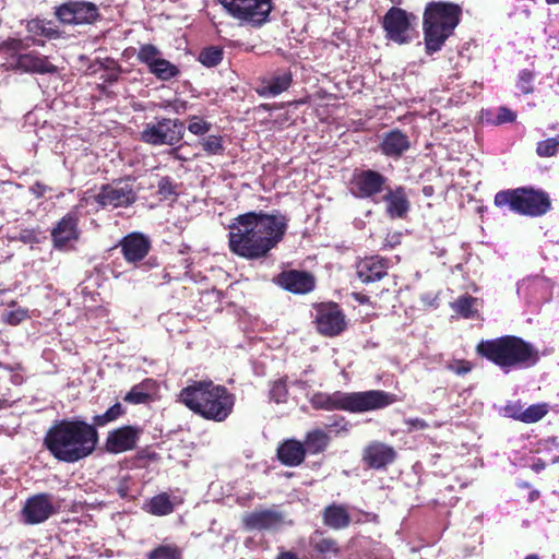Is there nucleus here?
<instances>
[{"mask_svg":"<svg viewBox=\"0 0 559 559\" xmlns=\"http://www.w3.org/2000/svg\"><path fill=\"white\" fill-rule=\"evenodd\" d=\"M280 284L295 294H306L314 288V278L304 271H289L280 275Z\"/></svg>","mask_w":559,"mask_h":559,"instance_id":"obj_26","label":"nucleus"},{"mask_svg":"<svg viewBox=\"0 0 559 559\" xmlns=\"http://www.w3.org/2000/svg\"><path fill=\"white\" fill-rule=\"evenodd\" d=\"M477 306V299L469 295H462L450 304V307L455 314L464 319L474 318L478 311Z\"/></svg>","mask_w":559,"mask_h":559,"instance_id":"obj_35","label":"nucleus"},{"mask_svg":"<svg viewBox=\"0 0 559 559\" xmlns=\"http://www.w3.org/2000/svg\"><path fill=\"white\" fill-rule=\"evenodd\" d=\"M136 200V192L133 186L127 181L104 185L95 195V201L102 207H127Z\"/></svg>","mask_w":559,"mask_h":559,"instance_id":"obj_12","label":"nucleus"},{"mask_svg":"<svg viewBox=\"0 0 559 559\" xmlns=\"http://www.w3.org/2000/svg\"><path fill=\"white\" fill-rule=\"evenodd\" d=\"M386 178L374 170H362L352 180V193L361 199L371 198L382 191Z\"/></svg>","mask_w":559,"mask_h":559,"instance_id":"obj_17","label":"nucleus"},{"mask_svg":"<svg viewBox=\"0 0 559 559\" xmlns=\"http://www.w3.org/2000/svg\"><path fill=\"white\" fill-rule=\"evenodd\" d=\"M461 8L450 2L430 3L424 14L426 48L429 53L441 49L460 22Z\"/></svg>","mask_w":559,"mask_h":559,"instance_id":"obj_5","label":"nucleus"},{"mask_svg":"<svg viewBox=\"0 0 559 559\" xmlns=\"http://www.w3.org/2000/svg\"><path fill=\"white\" fill-rule=\"evenodd\" d=\"M211 124L204 121L203 119L193 116L190 120V123L188 126V130L195 134V135H202L210 131Z\"/></svg>","mask_w":559,"mask_h":559,"instance_id":"obj_47","label":"nucleus"},{"mask_svg":"<svg viewBox=\"0 0 559 559\" xmlns=\"http://www.w3.org/2000/svg\"><path fill=\"white\" fill-rule=\"evenodd\" d=\"M329 441V436L322 429H313L307 432L305 443L302 444L306 452L310 454H318L326 449Z\"/></svg>","mask_w":559,"mask_h":559,"instance_id":"obj_34","label":"nucleus"},{"mask_svg":"<svg viewBox=\"0 0 559 559\" xmlns=\"http://www.w3.org/2000/svg\"><path fill=\"white\" fill-rule=\"evenodd\" d=\"M185 126L178 119L162 118L156 122H148L140 133L142 142L154 145L177 144L183 138Z\"/></svg>","mask_w":559,"mask_h":559,"instance_id":"obj_8","label":"nucleus"},{"mask_svg":"<svg viewBox=\"0 0 559 559\" xmlns=\"http://www.w3.org/2000/svg\"><path fill=\"white\" fill-rule=\"evenodd\" d=\"M516 290L528 302L546 301L550 295V283L542 276L527 277L518 284Z\"/></svg>","mask_w":559,"mask_h":559,"instance_id":"obj_21","label":"nucleus"},{"mask_svg":"<svg viewBox=\"0 0 559 559\" xmlns=\"http://www.w3.org/2000/svg\"><path fill=\"white\" fill-rule=\"evenodd\" d=\"M408 136L400 130H393L384 134L380 145L381 152L391 157H399L409 148Z\"/></svg>","mask_w":559,"mask_h":559,"instance_id":"obj_28","label":"nucleus"},{"mask_svg":"<svg viewBox=\"0 0 559 559\" xmlns=\"http://www.w3.org/2000/svg\"><path fill=\"white\" fill-rule=\"evenodd\" d=\"M306 449L300 441L286 440L277 449L280 461L287 466H298L305 460Z\"/></svg>","mask_w":559,"mask_h":559,"instance_id":"obj_29","label":"nucleus"},{"mask_svg":"<svg viewBox=\"0 0 559 559\" xmlns=\"http://www.w3.org/2000/svg\"><path fill=\"white\" fill-rule=\"evenodd\" d=\"M293 82V75L287 70H281L270 78H263L257 87V93L262 97H275L287 91Z\"/></svg>","mask_w":559,"mask_h":559,"instance_id":"obj_22","label":"nucleus"},{"mask_svg":"<svg viewBox=\"0 0 559 559\" xmlns=\"http://www.w3.org/2000/svg\"><path fill=\"white\" fill-rule=\"evenodd\" d=\"M118 78H119L118 72H111L104 78V81L111 84V83L117 82Z\"/></svg>","mask_w":559,"mask_h":559,"instance_id":"obj_59","label":"nucleus"},{"mask_svg":"<svg viewBox=\"0 0 559 559\" xmlns=\"http://www.w3.org/2000/svg\"><path fill=\"white\" fill-rule=\"evenodd\" d=\"M516 117H518V115L515 111H513L512 109H510L506 106H500L497 109V114H496L495 118L491 119V123L496 124V126H501L504 123H512L516 120Z\"/></svg>","mask_w":559,"mask_h":559,"instance_id":"obj_44","label":"nucleus"},{"mask_svg":"<svg viewBox=\"0 0 559 559\" xmlns=\"http://www.w3.org/2000/svg\"><path fill=\"white\" fill-rule=\"evenodd\" d=\"M287 226L288 219L280 212L240 214L229 225V250L247 260L265 258L283 240Z\"/></svg>","mask_w":559,"mask_h":559,"instance_id":"obj_1","label":"nucleus"},{"mask_svg":"<svg viewBox=\"0 0 559 559\" xmlns=\"http://www.w3.org/2000/svg\"><path fill=\"white\" fill-rule=\"evenodd\" d=\"M539 353L532 344L516 336H502L491 340V362L499 366L506 373L515 369L535 366Z\"/></svg>","mask_w":559,"mask_h":559,"instance_id":"obj_6","label":"nucleus"},{"mask_svg":"<svg viewBox=\"0 0 559 559\" xmlns=\"http://www.w3.org/2000/svg\"><path fill=\"white\" fill-rule=\"evenodd\" d=\"M406 424L414 429H426L428 424L421 418H411L407 419Z\"/></svg>","mask_w":559,"mask_h":559,"instance_id":"obj_54","label":"nucleus"},{"mask_svg":"<svg viewBox=\"0 0 559 559\" xmlns=\"http://www.w3.org/2000/svg\"><path fill=\"white\" fill-rule=\"evenodd\" d=\"M495 204L508 205L513 212L531 217L542 216L551 207L548 193L528 188L500 191L495 195Z\"/></svg>","mask_w":559,"mask_h":559,"instance_id":"obj_7","label":"nucleus"},{"mask_svg":"<svg viewBox=\"0 0 559 559\" xmlns=\"http://www.w3.org/2000/svg\"><path fill=\"white\" fill-rule=\"evenodd\" d=\"M17 239L24 243H36L38 242V234L34 229H22L17 236Z\"/></svg>","mask_w":559,"mask_h":559,"instance_id":"obj_50","label":"nucleus"},{"mask_svg":"<svg viewBox=\"0 0 559 559\" xmlns=\"http://www.w3.org/2000/svg\"><path fill=\"white\" fill-rule=\"evenodd\" d=\"M203 150L207 154L218 155L223 154L224 145L222 143V138L218 135H209L204 138L201 142Z\"/></svg>","mask_w":559,"mask_h":559,"instance_id":"obj_42","label":"nucleus"},{"mask_svg":"<svg viewBox=\"0 0 559 559\" xmlns=\"http://www.w3.org/2000/svg\"><path fill=\"white\" fill-rule=\"evenodd\" d=\"M547 4H558L559 0H545Z\"/></svg>","mask_w":559,"mask_h":559,"instance_id":"obj_63","label":"nucleus"},{"mask_svg":"<svg viewBox=\"0 0 559 559\" xmlns=\"http://www.w3.org/2000/svg\"><path fill=\"white\" fill-rule=\"evenodd\" d=\"M16 67L24 72L47 74L57 72V67L49 62L48 58L36 52L20 55Z\"/></svg>","mask_w":559,"mask_h":559,"instance_id":"obj_27","label":"nucleus"},{"mask_svg":"<svg viewBox=\"0 0 559 559\" xmlns=\"http://www.w3.org/2000/svg\"><path fill=\"white\" fill-rule=\"evenodd\" d=\"M534 79H535V74L533 71H531L528 69H523L519 73L516 87L523 94H531L534 91V87H533Z\"/></svg>","mask_w":559,"mask_h":559,"instance_id":"obj_41","label":"nucleus"},{"mask_svg":"<svg viewBox=\"0 0 559 559\" xmlns=\"http://www.w3.org/2000/svg\"><path fill=\"white\" fill-rule=\"evenodd\" d=\"M98 435L93 425L82 420H57L47 430L44 445L58 461L75 463L93 453Z\"/></svg>","mask_w":559,"mask_h":559,"instance_id":"obj_2","label":"nucleus"},{"mask_svg":"<svg viewBox=\"0 0 559 559\" xmlns=\"http://www.w3.org/2000/svg\"><path fill=\"white\" fill-rule=\"evenodd\" d=\"M316 322L318 331L325 336H335L346 328L345 316L334 302L321 304L317 308Z\"/></svg>","mask_w":559,"mask_h":559,"instance_id":"obj_14","label":"nucleus"},{"mask_svg":"<svg viewBox=\"0 0 559 559\" xmlns=\"http://www.w3.org/2000/svg\"><path fill=\"white\" fill-rule=\"evenodd\" d=\"M538 497H539V491L538 490H533V491L530 492V500L531 501L536 500Z\"/></svg>","mask_w":559,"mask_h":559,"instance_id":"obj_61","label":"nucleus"},{"mask_svg":"<svg viewBox=\"0 0 559 559\" xmlns=\"http://www.w3.org/2000/svg\"><path fill=\"white\" fill-rule=\"evenodd\" d=\"M79 214L74 211L67 213L51 229L53 247L58 250L64 249L70 242L76 241L80 237Z\"/></svg>","mask_w":559,"mask_h":559,"instance_id":"obj_16","label":"nucleus"},{"mask_svg":"<svg viewBox=\"0 0 559 559\" xmlns=\"http://www.w3.org/2000/svg\"><path fill=\"white\" fill-rule=\"evenodd\" d=\"M477 352L481 356L489 358V341H481L477 346Z\"/></svg>","mask_w":559,"mask_h":559,"instance_id":"obj_55","label":"nucleus"},{"mask_svg":"<svg viewBox=\"0 0 559 559\" xmlns=\"http://www.w3.org/2000/svg\"><path fill=\"white\" fill-rule=\"evenodd\" d=\"M180 401L201 417L224 421L233 412L235 395L213 381H194L180 392Z\"/></svg>","mask_w":559,"mask_h":559,"instance_id":"obj_3","label":"nucleus"},{"mask_svg":"<svg viewBox=\"0 0 559 559\" xmlns=\"http://www.w3.org/2000/svg\"><path fill=\"white\" fill-rule=\"evenodd\" d=\"M142 430L133 426H123L110 431L106 439V449L111 453H121L135 448Z\"/></svg>","mask_w":559,"mask_h":559,"instance_id":"obj_19","label":"nucleus"},{"mask_svg":"<svg viewBox=\"0 0 559 559\" xmlns=\"http://www.w3.org/2000/svg\"><path fill=\"white\" fill-rule=\"evenodd\" d=\"M56 16L63 24H92L99 17V12L93 2L69 1L57 8Z\"/></svg>","mask_w":559,"mask_h":559,"instance_id":"obj_13","label":"nucleus"},{"mask_svg":"<svg viewBox=\"0 0 559 559\" xmlns=\"http://www.w3.org/2000/svg\"><path fill=\"white\" fill-rule=\"evenodd\" d=\"M158 192L164 197H168V195L175 193L174 185L169 177L160 178V180L158 182Z\"/></svg>","mask_w":559,"mask_h":559,"instance_id":"obj_51","label":"nucleus"},{"mask_svg":"<svg viewBox=\"0 0 559 559\" xmlns=\"http://www.w3.org/2000/svg\"><path fill=\"white\" fill-rule=\"evenodd\" d=\"M420 300L426 307L437 308L439 306V296L435 293L423 294Z\"/></svg>","mask_w":559,"mask_h":559,"instance_id":"obj_52","label":"nucleus"},{"mask_svg":"<svg viewBox=\"0 0 559 559\" xmlns=\"http://www.w3.org/2000/svg\"><path fill=\"white\" fill-rule=\"evenodd\" d=\"M233 17L253 26L267 21L272 10V0H217Z\"/></svg>","mask_w":559,"mask_h":559,"instance_id":"obj_9","label":"nucleus"},{"mask_svg":"<svg viewBox=\"0 0 559 559\" xmlns=\"http://www.w3.org/2000/svg\"><path fill=\"white\" fill-rule=\"evenodd\" d=\"M26 29L33 36H43L48 39L61 37V32L52 21L33 19L27 23Z\"/></svg>","mask_w":559,"mask_h":559,"instance_id":"obj_32","label":"nucleus"},{"mask_svg":"<svg viewBox=\"0 0 559 559\" xmlns=\"http://www.w3.org/2000/svg\"><path fill=\"white\" fill-rule=\"evenodd\" d=\"M166 108H171L174 112L181 115L187 109V103L183 100H175L174 103H169Z\"/></svg>","mask_w":559,"mask_h":559,"instance_id":"obj_53","label":"nucleus"},{"mask_svg":"<svg viewBox=\"0 0 559 559\" xmlns=\"http://www.w3.org/2000/svg\"><path fill=\"white\" fill-rule=\"evenodd\" d=\"M136 59L145 64L148 72L159 81H169L177 78L180 73L179 68L170 61L163 58V52L152 44L141 45Z\"/></svg>","mask_w":559,"mask_h":559,"instance_id":"obj_11","label":"nucleus"},{"mask_svg":"<svg viewBox=\"0 0 559 559\" xmlns=\"http://www.w3.org/2000/svg\"><path fill=\"white\" fill-rule=\"evenodd\" d=\"M324 524L334 530L345 528L349 525L350 518L342 506H329L323 513Z\"/></svg>","mask_w":559,"mask_h":559,"instance_id":"obj_31","label":"nucleus"},{"mask_svg":"<svg viewBox=\"0 0 559 559\" xmlns=\"http://www.w3.org/2000/svg\"><path fill=\"white\" fill-rule=\"evenodd\" d=\"M288 395V390L285 381L277 380L273 383L270 390V396L276 403H283L286 401Z\"/></svg>","mask_w":559,"mask_h":559,"instance_id":"obj_46","label":"nucleus"},{"mask_svg":"<svg viewBox=\"0 0 559 559\" xmlns=\"http://www.w3.org/2000/svg\"><path fill=\"white\" fill-rule=\"evenodd\" d=\"M310 546L320 556L321 559H331L340 554V546L333 538L323 537L319 532H316L310 537Z\"/></svg>","mask_w":559,"mask_h":559,"instance_id":"obj_30","label":"nucleus"},{"mask_svg":"<svg viewBox=\"0 0 559 559\" xmlns=\"http://www.w3.org/2000/svg\"><path fill=\"white\" fill-rule=\"evenodd\" d=\"M242 522L249 531H273L278 530L285 523V516L275 509H264L247 514Z\"/></svg>","mask_w":559,"mask_h":559,"instance_id":"obj_18","label":"nucleus"},{"mask_svg":"<svg viewBox=\"0 0 559 559\" xmlns=\"http://www.w3.org/2000/svg\"><path fill=\"white\" fill-rule=\"evenodd\" d=\"M4 46L10 50H20L22 48V40L9 39L4 43Z\"/></svg>","mask_w":559,"mask_h":559,"instance_id":"obj_56","label":"nucleus"},{"mask_svg":"<svg viewBox=\"0 0 559 559\" xmlns=\"http://www.w3.org/2000/svg\"><path fill=\"white\" fill-rule=\"evenodd\" d=\"M559 150V135L539 141L536 146V153L540 157H551Z\"/></svg>","mask_w":559,"mask_h":559,"instance_id":"obj_38","label":"nucleus"},{"mask_svg":"<svg viewBox=\"0 0 559 559\" xmlns=\"http://www.w3.org/2000/svg\"><path fill=\"white\" fill-rule=\"evenodd\" d=\"M383 201L386 204L385 212L392 219L404 218L411 209L405 188L401 186L389 189L383 197Z\"/></svg>","mask_w":559,"mask_h":559,"instance_id":"obj_25","label":"nucleus"},{"mask_svg":"<svg viewBox=\"0 0 559 559\" xmlns=\"http://www.w3.org/2000/svg\"><path fill=\"white\" fill-rule=\"evenodd\" d=\"M32 191L36 197L40 198L45 194L46 187L37 182L32 187Z\"/></svg>","mask_w":559,"mask_h":559,"instance_id":"obj_58","label":"nucleus"},{"mask_svg":"<svg viewBox=\"0 0 559 559\" xmlns=\"http://www.w3.org/2000/svg\"><path fill=\"white\" fill-rule=\"evenodd\" d=\"M150 394L146 393L141 384L134 385L124 396V401L132 404L146 403Z\"/></svg>","mask_w":559,"mask_h":559,"instance_id":"obj_45","label":"nucleus"},{"mask_svg":"<svg viewBox=\"0 0 559 559\" xmlns=\"http://www.w3.org/2000/svg\"><path fill=\"white\" fill-rule=\"evenodd\" d=\"M28 317V311L25 308H14L11 310H5L2 313V319L4 322L11 324V325H17L22 321H24Z\"/></svg>","mask_w":559,"mask_h":559,"instance_id":"obj_43","label":"nucleus"},{"mask_svg":"<svg viewBox=\"0 0 559 559\" xmlns=\"http://www.w3.org/2000/svg\"><path fill=\"white\" fill-rule=\"evenodd\" d=\"M55 513L56 508L49 493H38L29 497L21 511L22 521L28 525L40 524Z\"/></svg>","mask_w":559,"mask_h":559,"instance_id":"obj_15","label":"nucleus"},{"mask_svg":"<svg viewBox=\"0 0 559 559\" xmlns=\"http://www.w3.org/2000/svg\"><path fill=\"white\" fill-rule=\"evenodd\" d=\"M395 459V451L381 442H373L365 448L362 460L370 468H383Z\"/></svg>","mask_w":559,"mask_h":559,"instance_id":"obj_24","label":"nucleus"},{"mask_svg":"<svg viewBox=\"0 0 559 559\" xmlns=\"http://www.w3.org/2000/svg\"><path fill=\"white\" fill-rule=\"evenodd\" d=\"M545 467L546 463L542 459H536L531 465V468L536 473H540Z\"/></svg>","mask_w":559,"mask_h":559,"instance_id":"obj_57","label":"nucleus"},{"mask_svg":"<svg viewBox=\"0 0 559 559\" xmlns=\"http://www.w3.org/2000/svg\"><path fill=\"white\" fill-rule=\"evenodd\" d=\"M388 273V261L378 255L365 258L357 264V276L362 283H373Z\"/></svg>","mask_w":559,"mask_h":559,"instance_id":"obj_23","label":"nucleus"},{"mask_svg":"<svg viewBox=\"0 0 559 559\" xmlns=\"http://www.w3.org/2000/svg\"><path fill=\"white\" fill-rule=\"evenodd\" d=\"M523 411L524 405L520 401L508 403L503 407V413L507 417L513 418L519 421H522Z\"/></svg>","mask_w":559,"mask_h":559,"instance_id":"obj_48","label":"nucleus"},{"mask_svg":"<svg viewBox=\"0 0 559 559\" xmlns=\"http://www.w3.org/2000/svg\"><path fill=\"white\" fill-rule=\"evenodd\" d=\"M148 559H181V554L177 546L162 545L148 554Z\"/></svg>","mask_w":559,"mask_h":559,"instance_id":"obj_37","label":"nucleus"},{"mask_svg":"<svg viewBox=\"0 0 559 559\" xmlns=\"http://www.w3.org/2000/svg\"><path fill=\"white\" fill-rule=\"evenodd\" d=\"M118 492L120 495V497L124 498L127 496V489L124 487H120L118 489Z\"/></svg>","mask_w":559,"mask_h":559,"instance_id":"obj_62","label":"nucleus"},{"mask_svg":"<svg viewBox=\"0 0 559 559\" xmlns=\"http://www.w3.org/2000/svg\"><path fill=\"white\" fill-rule=\"evenodd\" d=\"M548 403L532 404L528 407H524L522 423L534 424L543 419L549 412Z\"/></svg>","mask_w":559,"mask_h":559,"instance_id":"obj_36","label":"nucleus"},{"mask_svg":"<svg viewBox=\"0 0 559 559\" xmlns=\"http://www.w3.org/2000/svg\"><path fill=\"white\" fill-rule=\"evenodd\" d=\"M416 17L405 10L392 7L383 16L382 27L385 37L399 45H404L413 39V22Z\"/></svg>","mask_w":559,"mask_h":559,"instance_id":"obj_10","label":"nucleus"},{"mask_svg":"<svg viewBox=\"0 0 559 559\" xmlns=\"http://www.w3.org/2000/svg\"><path fill=\"white\" fill-rule=\"evenodd\" d=\"M525 559H539V557L537 555H528Z\"/></svg>","mask_w":559,"mask_h":559,"instance_id":"obj_64","label":"nucleus"},{"mask_svg":"<svg viewBox=\"0 0 559 559\" xmlns=\"http://www.w3.org/2000/svg\"><path fill=\"white\" fill-rule=\"evenodd\" d=\"M473 368V365L467 360H453L447 365V369L454 372L457 376L468 373Z\"/></svg>","mask_w":559,"mask_h":559,"instance_id":"obj_49","label":"nucleus"},{"mask_svg":"<svg viewBox=\"0 0 559 559\" xmlns=\"http://www.w3.org/2000/svg\"><path fill=\"white\" fill-rule=\"evenodd\" d=\"M143 510L156 516L168 515L174 511V504L166 492L151 498L143 507Z\"/></svg>","mask_w":559,"mask_h":559,"instance_id":"obj_33","label":"nucleus"},{"mask_svg":"<svg viewBox=\"0 0 559 559\" xmlns=\"http://www.w3.org/2000/svg\"><path fill=\"white\" fill-rule=\"evenodd\" d=\"M119 247L124 260L134 264L147 255L151 249V240L141 233H131L120 240Z\"/></svg>","mask_w":559,"mask_h":559,"instance_id":"obj_20","label":"nucleus"},{"mask_svg":"<svg viewBox=\"0 0 559 559\" xmlns=\"http://www.w3.org/2000/svg\"><path fill=\"white\" fill-rule=\"evenodd\" d=\"M124 413V409L120 403L114 404L104 414L94 417V425L105 426L110 421L116 420Z\"/></svg>","mask_w":559,"mask_h":559,"instance_id":"obj_39","label":"nucleus"},{"mask_svg":"<svg viewBox=\"0 0 559 559\" xmlns=\"http://www.w3.org/2000/svg\"><path fill=\"white\" fill-rule=\"evenodd\" d=\"M199 60L206 67H215L223 60V51L218 47H209L201 51Z\"/></svg>","mask_w":559,"mask_h":559,"instance_id":"obj_40","label":"nucleus"},{"mask_svg":"<svg viewBox=\"0 0 559 559\" xmlns=\"http://www.w3.org/2000/svg\"><path fill=\"white\" fill-rule=\"evenodd\" d=\"M397 401L392 393L381 390L345 393L336 391L332 394L317 392L310 397V403L316 409L347 411L362 413L384 408Z\"/></svg>","mask_w":559,"mask_h":559,"instance_id":"obj_4","label":"nucleus"},{"mask_svg":"<svg viewBox=\"0 0 559 559\" xmlns=\"http://www.w3.org/2000/svg\"><path fill=\"white\" fill-rule=\"evenodd\" d=\"M277 559H299L296 554L292 551H284L277 556Z\"/></svg>","mask_w":559,"mask_h":559,"instance_id":"obj_60","label":"nucleus"}]
</instances>
